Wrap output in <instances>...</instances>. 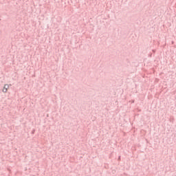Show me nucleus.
<instances>
[{
  "mask_svg": "<svg viewBox=\"0 0 176 176\" xmlns=\"http://www.w3.org/2000/svg\"><path fill=\"white\" fill-rule=\"evenodd\" d=\"M8 89H9V85L6 84L2 90L3 93H6Z\"/></svg>",
  "mask_w": 176,
  "mask_h": 176,
  "instance_id": "f257e3e1",
  "label": "nucleus"
}]
</instances>
